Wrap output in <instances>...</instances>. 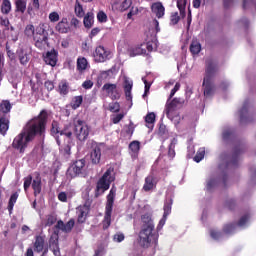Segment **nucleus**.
<instances>
[{
	"label": "nucleus",
	"mask_w": 256,
	"mask_h": 256,
	"mask_svg": "<svg viewBox=\"0 0 256 256\" xmlns=\"http://www.w3.org/2000/svg\"><path fill=\"white\" fill-rule=\"evenodd\" d=\"M48 119L49 114L47 110H42L37 117L29 120L21 132L13 139V149L19 151V153H25V149L29 147L30 143L35 141L36 137L45 139Z\"/></svg>",
	"instance_id": "obj_1"
},
{
	"label": "nucleus",
	"mask_w": 256,
	"mask_h": 256,
	"mask_svg": "<svg viewBox=\"0 0 256 256\" xmlns=\"http://www.w3.org/2000/svg\"><path fill=\"white\" fill-rule=\"evenodd\" d=\"M143 223L142 230L139 233V243L144 249H149L151 243L157 245L159 234L153 233L155 231V224L150 214H143L141 216Z\"/></svg>",
	"instance_id": "obj_2"
},
{
	"label": "nucleus",
	"mask_w": 256,
	"mask_h": 256,
	"mask_svg": "<svg viewBox=\"0 0 256 256\" xmlns=\"http://www.w3.org/2000/svg\"><path fill=\"white\" fill-rule=\"evenodd\" d=\"M217 71L218 68L215 61L211 58L207 59L205 75L202 83L203 95L206 97V99H209V97H213L215 95V82L213 79L215 78V73H217Z\"/></svg>",
	"instance_id": "obj_3"
},
{
	"label": "nucleus",
	"mask_w": 256,
	"mask_h": 256,
	"mask_svg": "<svg viewBox=\"0 0 256 256\" xmlns=\"http://www.w3.org/2000/svg\"><path fill=\"white\" fill-rule=\"evenodd\" d=\"M113 181H115V168L109 167L97 181L94 197L98 199V197H101L105 191H109Z\"/></svg>",
	"instance_id": "obj_4"
},
{
	"label": "nucleus",
	"mask_w": 256,
	"mask_h": 256,
	"mask_svg": "<svg viewBox=\"0 0 256 256\" xmlns=\"http://www.w3.org/2000/svg\"><path fill=\"white\" fill-rule=\"evenodd\" d=\"M117 196V188L112 187L106 196L105 214L102 221L103 230L107 231L111 227V215H113V205H115V197Z\"/></svg>",
	"instance_id": "obj_5"
},
{
	"label": "nucleus",
	"mask_w": 256,
	"mask_h": 256,
	"mask_svg": "<svg viewBox=\"0 0 256 256\" xmlns=\"http://www.w3.org/2000/svg\"><path fill=\"white\" fill-rule=\"evenodd\" d=\"M74 135L78 141L85 142L89 139V133H91V128L87 125V122L81 119H75L73 121Z\"/></svg>",
	"instance_id": "obj_6"
},
{
	"label": "nucleus",
	"mask_w": 256,
	"mask_h": 256,
	"mask_svg": "<svg viewBox=\"0 0 256 256\" xmlns=\"http://www.w3.org/2000/svg\"><path fill=\"white\" fill-rule=\"evenodd\" d=\"M85 165H86L85 159L74 161L67 169V172H66L67 177H70V179H75V177H79V175H83V172L85 171Z\"/></svg>",
	"instance_id": "obj_7"
},
{
	"label": "nucleus",
	"mask_w": 256,
	"mask_h": 256,
	"mask_svg": "<svg viewBox=\"0 0 256 256\" xmlns=\"http://www.w3.org/2000/svg\"><path fill=\"white\" fill-rule=\"evenodd\" d=\"M109 59H111V51L101 45L96 47L94 52V61H96V63H105V61H109Z\"/></svg>",
	"instance_id": "obj_8"
},
{
	"label": "nucleus",
	"mask_w": 256,
	"mask_h": 256,
	"mask_svg": "<svg viewBox=\"0 0 256 256\" xmlns=\"http://www.w3.org/2000/svg\"><path fill=\"white\" fill-rule=\"evenodd\" d=\"M245 152V147L243 145L235 146L231 159L227 162L226 167H231L235 169L239 167V155Z\"/></svg>",
	"instance_id": "obj_9"
},
{
	"label": "nucleus",
	"mask_w": 256,
	"mask_h": 256,
	"mask_svg": "<svg viewBox=\"0 0 256 256\" xmlns=\"http://www.w3.org/2000/svg\"><path fill=\"white\" fill-rule=\"evenodd\" d=\"M76 211L78 223H85L87 221V215H89V211H91V202L86 201L83 205L78 206Z\"/></svg>",
	"instance_id": "obj_10"
},
{
	"label": "nucleus",
	"mask_w": 256,
	"mask_h": 256,
	"mask_svg": "<svg viewBox=\"0 0 256 256\" xmlns=\"http://www.w3.org/2000/svg\"><path fill=\"white\" fill-rule=\"evenodd\" d=\"M102 91H105L106 95H108L112 101L121 99V94L119 90H117V84L106 83L103 85Z\"/></svg>",
	"instance_id": "obj_11"
},
{
	"label": "nucleus",
	"mask_w": 256,
	"mask_h": 256,
	"mask_svg": "<svg viewBox=\"0 0 256 256\" xmlns=\"http://www.w3.org/2000/svg\"><path fill=\"white\" fill-rule=\"evenodd\" d=\"M90 159L93 165H99L101 163V144L92 141Z\"/></svg>",
	"instance_id": "obj_12"
},
{
	"label": "nucleus",
	"mask_w": 256,
	"mask_h": 256,
	"mask_svg": "<svg viewBox=\"0 0 256 256\" xmlns=\"http://www.w3.org/2000/svg\"><path fill=\"white\" fill-rule=\"evenodd\" d=\"M58 57H59V52H57V50L55 49H52L46 52L44 56V61L46 65H50V67H55L57 65Z\"/></svg>",
	"instance_id": "obj_13"
},
{
	"label": "nucleus",
	"mask_w": 256,
	"mask_h": 256,
	"mask_svg": "<svg viewBox=\"0 0 256 256\" xmlns=\"http://www.w3.org/2000/svg\"><path fill=\"white\" fill-rule=\"evenodd\" d=\"M49 249L53 252L54 256H61V250L59 249V235L53 234L49 239Z\"/></svg>",
	"instance_id": "obj_14"
},
{
	"label": "nucleus",
	"mask_w": 256,
	"mask_h": 256,
	"mask_svg": "<svg viewBox=\"0 0 256 256\" xmlns=\"http://www.w3.org/2000/svg\"><path fill=\"white\" fill-rule=\"evenodd\" d=\"M151 11L156 15L157 19H163L165 17V6L161 2L152 3Z\"/></svg>",
	"instance_id": "obj_15"
},
{
	"label": "nucleus",
	"mask_w": 256,
	"mask_h": 256,
	"mask_svg": "<svg viewBox=\"0 0 256 256\" xmlns=\"http://www.w3.org/2000/svg\"><path fill=\"white\" fill-rule=\"evenodd\" d=\"M10 119L11 115H0V135H7V131H9Z\"/></svg>",
	"instance_id": "obj_16"
},
{
	"label": "nucleus",
	"mask_w": 256,
	"mask_h": 256,
	"mask_svg": "<svg viewBox=\"0 0 256 256\" xmlns=\"http://www.w3.org/2000/svg\"><path fill=\"white\" fill-rule=\"evenodd\" d=\"M55 29L61 34L69 33L71 31L69 20H67V18H62L61 21L55 26Z\"/></svg>",
	"instance_id": "obj_17"
},
{
	"label": "nucleus",
	"mask_w": 256,
	"mask_h": 256,
	"mask_svg": "<svg viewBox=\"0 0 256 256\" xmlns=\"http://www.w3.org/2000/svg\"><path fill=\"white\" fill-rule=\"evenodd\" d=\"M155 187H157V183L155 182V176L148 175L145 178V182L143 185V191H145L146 193H149V191H153V189H155Z\"/></svg>",
	"instance_id": "obj_18"
},
{
	"label": "nucleus",
	"mask_w": 256,
	"mask_h": 256,
	"mask_svg": "<svg viewBox=\"0 0 256 256\" xmlns=\"http://www.w3.org/2000/svg\"><path fill=\"white\" fill-rule=\"evenodd\" d=\"M133 91V81L129 80V78H124V93L125 97L128 101H133V95L131 94Z\"/></svg>",
	"instance_id": "obj_19"
},
{
	"label": "nucleus",
	"mask_w": 256,
	"mask_h": 256,
	"mask_svg": "<svg viewBox=\"0 0 256 256\" xmlns=\"http://www.w3.org/2000/svg\"><path fill=\"white\" fill-rule=\"evenodd\" d=\"M35 253H43L45 249V237L37 235L33 244Z\"/></svg>",
	"instance_id": "obj_20"
},
{
	"label": "nucleus",
	"mask_w": 256,
	"mask_h": 256,
	"mask_svg": "<svg viewBox=\"0 0 256 256\" xmlns=\"http://www.w3.org/2000/svg\"><path fill=\"white\" fill-rule=\"evenodd\" d=\"M32 189L34 191V196L41 195L42 191V182H41V174L37 173L36 177L32 181Z\"/></svg>",
	"instance_id": "obj_21"
},
{
	"label": "nucleus",
	"mask_w": 256,
	"mask_h": 256,
	"mask_svg": "<svg viewBox=\"0 0 256 256\" xmlns=\"http://www.w3.org/2000/svg\"><path fill=\"white\" fill-rule=\"evenodd\" d=\"M177 105H179V99L177 98H174L170 103L166 104V115L168 118H171L173 115H175Z\"/></svg>",
	"instance_id": "obj_22"
},
{
	"label": "nucleus",
	"mask_w": 256,
	"mask_h": 256,
	"mask_svg": "<svg viewBox=\"0 0 256 256\" xmlns=\"http://www.w3.org/2000/svg\"><path fill=\"white\" fill-rule=\"evenodd\" d=\"M62 128L59 126V122L56 120L52 121L51 124V135H53L56 138L57 144L61 145V140H59V135H61Z\"/></svg>",
	"instance_id": "obj_23"
},
{
	"label": "nucleus",
	"mask_w": 256,
	"mask_h": 256,
	"mask_svg": "<svg viewBox=\"0 0 256 256\" xmlns=\"http://www.w3.org/2000/svg\"><path fill=\"white\" fill-rule=\"evenodd\" d=\"M48 36L47 35H34L33 36V40L35 41V47H37V49H45V45H47V41H48Z\"/></svg>",
	"instance_id": "obj_24"
},
{
	"label": "nucleus",
	"mask_w": 256,
	"mask_h": 256,
	"mask_svg": "<svg viewBox=\"0 0 256 256\" xmlns=\"http://www.w3.org/2000/svg\"><path fill=\"white\" fill-rule=\"evenodd\" d=\"M16 55L20 61V65H27L29 63V54L23 48L18 49Z\"/></svg>",
	"instance_id": "obj_25"
},
{
	"label": "nucleus",
	"mask_w": 256,
	"mask_h": 256,
	"mask_svg": "<svg viewBox=\"0 0 256 256\" xmlns=\"http://www.w3.org/2000/svg\"><path fill=\"white\" fill-rule=\"evenodd\" d=\"M11 109H13V106L9 100H3L0 103V115H10Z\"/></svg>",
	"instance_id": "obj_26"
},
{
	"label": "nucleus",
	"mask_w": 256,
	"mask_h": 256,
	"mask_svg": "<svg viewBox=\"0 0 256 256\" xmlns=\"http://www.w3.org/2000/svg\"><path fill=\"white\" fill-rule=\"evenodd\" d=\"M60 135L67 137V139H73V125L71 123H67L62 128Z\"/></svg>",
	"instance_id": "obj_27"
},
{
	"label": "nucleus",
	"mask_w": 256,
	"mask_h": 256,
	"mask_svg": "<svg viewBox=\"0 0 256 256\" xmlns=\"http://www.w3.org/2000/svg\"><path fill=\"white\" fill-rule=\"evenodd\" d=\"M89 65V62H87V58L85 57H81L77 59V71H79V73H83L84 71L87 70V66Z\"/></svg>",
	"instance_id": "obj_28"
},
{
	"label": "nucleus",
	"mask_w": 256,
	"mask_h": 256,
	"mask_svg": "<svg viewBox=\"0 0 256 256\" xmlns=\"http://www.w3.org/2000/svg\"><path fill=\"white\" fill-rule=\"evenodd\" d=\"M39 9H41L39 0H31V4L28 5L27 13L28 15H35V11H39Z\"/></svg>",
	"instance_id": "obj_29"
},
{
	"label": "nucleus",
	"mask_w": 256,
	"mask_h": 256,
	"mask_svg": "<svg viewBox=\"0 0 256 256\" xmlns=\"http://www.w3.org/2000/svg\"><path fill=\"white\" fill-rule=\"evenodd\" d=\"M173 207V198H167L164 202V207H163V211H164V216L165 217H169V215H171V209Z\"/></svg>",
	"instance_id": "obj_30"
},
{
	"label": "nucleus",
	"mask_w": 256,
	"mask_h": 256,
	"mask_svg": "<svg viewBox=\"0 0 256 256\" xmlns=\"http://www.w3.org/2000/svg\"><path fill=\"white\" fill-rule=\"evenodd\" d=\"M81 105H83V96H74L72 98V101L70 103V107L71 109H79L81 107Z\"/></svg>",
	"instance_id": "obj_31"
},
{
	"label": "nucleus",
	"mask_w": 256,
	"mask_h": 256,
	"mask_svg": "<svg viewBox=\"0 0 256 256\" xmlns=\"http://www.w3.org/2000/svg\"><path fill=\"white\" fill-rule=\"evenodd\" d=\"M17 199H19V193L14 192L9 199L8 202V211L9 214L11 215V213H13V207H15V204L17 203Z\"/></svg>",
	"instance_id": "obj_32"
},
{
	"label": "nucleus",
	"mask_w": 256,
	"mask_h": 256,
	"mask_svg": "<svg viewBox=\"0 0 256 256\" xmlns=\"http://www.w3.org/2000/svg\"><path fill=\"white\" fill-rule=\"evenodd\" d=\"M74 13L80 19L85 17V10H83V5H81V2H79V0L75 1Z\"/></svg>",
	"instance_id": "obj_33"
},
{
	"label": "nucleus",
	"mask_w": 256,
	"mask_h": 256,
	"mask_svg": "<svg viewBox=\"0 0 256 256\" xmlns=\"http://www.w3.org/2000/svg\"><path fill=\"white\" fill-rule=\"evenodd\" d=\"M248 102H244V105L239 111L240 114V123H247V113H248Z\"/></svg>",
	"instance_id": "obj_34"
},
{
	"label": "nucleus",
	"mask_w": 256,
	"mask_h": 256,
	"mask_svg": "<svg viewBox=\"0 0 256 256\" xmlns=\"http://www.w3.org/2000/svg\"><path fill=\"white\" fill-rule=\"evenodd\" d=\"M129 149L133 155H139L141 151V142L134 140L129 144Z\"/></svg>",
	"instance_id": "obj_35"
},
{
	"label": "nucleus",
	"mask_w": 256,
	"mask_h": 256,
	"mask_svg": "<svg viewBox=\"0 0 256 256\" xmlns=\"http://www.w3.org/2000/svg\"><path fill=\"white\" fill-rule=\"evenodd\" d=\"M15 6H16V11L18 13H25V11H27V1L26 0H16Z\"/></svg>",
	"instance_id": "obj_36"
},
{
	"label": "nucleus",
	"mask_w": 256,
	"mask_h": 256,
	"mask_svg": "<svg viewBox=\"0 0 256 256\" xmlns=\"http://www.w3.org/2000/svg\"><path fill=\"white\" fill-rule=\"evenodd\" d=\"M58 90L60 95H68L69 93V83L67 80H63L58 85Z\"/></svg>",
	"instance_id": "obj_37"
},
{
	"label": "nucleus",
	"mask_w": 256,
	"mask_h": 256,
	"mask_svg": "<svg viewBox=\"0 0 256 256\" xmlns=\"http://www.w3.org/2000/svg\"><path fill=\"white\" fill-rule=\"evenodd\" d=\"M190 53L192 55H199L201 53V43L199 41H192L190 44Z\"/></svg>",
	"instance_id": "obj_38"
},
{
	"label": "nucleus",
	"mask_w": 256,
	"mask_h": 256,
	"mask_svg": "<svg viewBox=\"0 0 256 256\" xmlns=\"http://www.w3.org/2000/svg\"><path fill=\"white\" fill-rule=\"evenodd\" d=\"M84 27H86V29H91V27H93V13L88 12L85 16H84Z\"/></svg>",
	"instance_id": "obj_39"
},
{
	"label": "nucleus",
	"mask_w": 256,
	"mask_h": 256,
	"mask_svg": "<svg viewBox=\"0 0 256 256\" xmlns=\"http://www.w3.org/2000/svg\"><path fill=\"white\" fill-rule=\"evenodd\" d=\"M1 13H3V15H9V13H11V1L3 0L1 5Z\"/></svg>",
	"instance_id": "obj_40"
},
{
	"label": "nucleus",
	"mask_w": 256,
	"mask_h": 256,
	"mask_svg": "<svg viewBox=\"0 0 256 256\" xmlns=\"http://www.w3.org/2000/svg\"><path fill=\"white\" fill-rule=\"evenodd\" d=\"M128 53L130 57H137V55L143 54V49L139 46L131 47L128 49Z\"/></svg>",
	"instance_id": "obj_41"
},
{
	"label": "nucleus",
	"mask_w": 256,
	"mask_h": 256,
	"mask_svg": "<svg viewBox=\"0 0 256 256\" xmlns=\"http://www.w3.org/2000/svg\"><path fill=\"white\" fill-rule=\"evenodd\" d=\"M108 111H110V113H119L121 111V104H119V102L109 103Z\"/></svg>",
	"instance_id": "obj_42"
},
{
	"label": "nucleus",
	"mask_w": 256,
	"mask_h": 256,
	"mask_svg": "<svg viewBox=\"0 0 256 256\" xmlns=\"http://www.w3.org/2000/svg\"><path fill=\"white\" fill-rule=\"evenodd\" d=\"M224 207L229 211H233L237 207V202L233 198H229L225 201Z\"/></svg>",
	"instance_id": "obj_43"
},
{
	"label": "nucleus",
	"mask_w": 256,
	"mask_h": 256,
	"mask_svg": "<svg viewBox=\"0 0 256 256\" xmlns=\"http://www.w3.org/2000/svg\"><path fill=\"white\" fill-rule=\"evenodd\" d=\"M34 35H46L48 36L49 34L47 33V30L45 29V24H39L36 29L34 30Z\"/></svg>",
	"instance_id": "obj_44"
},
{
	"label": "nucleus",
	"mask_w": 256,
	"mask_h": 256,
	"mask_svg": "<svg viewBox=\"0 0 256 256\" xmlns=\"http://www.w3.org/2000/svg\"><path fill=\"white\" fill-rule=\"evenodd\" d=\"M116 71H117V67L113 66L112 68H110L106 71H102L101 77H103V79H109V77H111V75H115Z\"/></svg>",
	"instance_id": "obj_45"
},
{
	"label": "nucleus",
	"mask_w": 256,
	"mask_h": 256,
	"mask_svg": "<svg viewBox=\"0 0 256 256\" xmlns=\"http://www.w3.org/2000/svg\"><path fill=\"white\" fill-rule=\"evenodd\" d=\"M75 227V219H70L66 224H64V233H71Z\"/></svg>",
	"instance_id": "obj_46"
},
{
	"label": "nucleus",
	"mask_w": 256,
	"mask_h": 256,
	"mask_svg": "<svg viewBox=\"0 0 256 256\" xmlns=\"http://www.w3.org/2000/svg\"><path fill=\"white\" fill-rule=\"evenodd\" d=\"M186 7H187V0H177V8L180 11V15H185Z\"/></svg>",
	"instance_id": "obj_47"
},
{
	"label": "nucleus",
	"mask_w": 256,
	"mask_h": 256,
	"mask_svg": "<svg viewBox=\"0 0 256 256\" xmlns=\"http://www.w3.org/2000/svg\"><path fill=\"white\" fill-rule=\"evenodd\" d=\"M131 5H133L132 0H124L120 4L119 10L123 13L124 11H127V9H129L131 7Z\"/></svg>",
	"instance_id": "obj_48"
},
{
	"label": "nucleus",
	"mask_w": 256,
	"mask_h": 256,
	"mask_svg": "<svg viewBox=\"0 0 256 256\" xmlns=\"http://www.w3.org/2000/svg\"><path fill=\"white\" fill-rule=\"evenodd\" d=\"M204 158H205V150L199 149L196 155L194 156V161L196 163H201V161H203Z\"/></svg>",
	"instance_id": "obj_49"
},
{
	"label": "nucleus",
	"mask_w": 256,
	"mask_h": 256,
	"mask_svg": "<svg viewBox=\"0 0 256 256\" xmlns=\"http://www.w3.org/2000/svg\"><path fill=\"white\" fill-rule=\"evenodd\" d=\"M236 227H237V224L235 223L226 224L223 227V231L224 233H226V235H229V233H233L235 231Z\"/></svg>",
	"instance_id": "obj_50"
},
{
	"label": "nucleus",
	"mask_w": 256,
	"mask_h": 256,
	"mask_svg": "<svg viewBox=\"0 0 256 256\" xmlns=\"http://www.w3.org/2000/svg\"><path fill=\"white\" fill-rule=\"evenodd\" d=\"M181 21V16L178 12H173L170 16V24L171 25H177Z\"/></svg>",
	"instance_id": "obj_51"
},
{
	"label": "nucleus",
	"mask_w": 256,
	"mask_h": 256,
	"mask_svg": "<svg viewBox=\"0 0 256 256\" xmlns=\"http://www.w3.org/2000/svg\"><path fill=\"white\" fill-rule=\"evenodd\" d=\"M175 141H172L168 146V157L169 159H175Z\"/></svg>",
	"instance_id": "obj_52"
},
{
	"label": "nucleus",
	"mask_w": 256,
	"mask_h": 256,
	"mask_svg": "<svg viewBox=\"0 0 256 256\" xmlns=\"http://www.w3.org/2000/svg\"><path fill=\"white\" fill-rule=\"evenodd\" d=\"M25 35H27V37H31L33 35V37L35 36V26H33V24H29L26 26L25 30H24Z\"/></svg>",
	"instance_id": "obj_53"
},
{
	"label": "nucleus",
	"mask_w": 256,
	"mask_h": 256,
	"mask_svg": "<svg viewBox=\"0 0 256 256\" xmlns=\"http://www.w3.org/2000/svg\"><path fill=\"white\" fill-rule=\"evenodd\" d=\"M31 183H33V176L28 175L24 178V191H27L31 187Z\"/></svg>",
	"instance_id": "obj_54"
},
{
	"label": "nucleus",
	"mask_w": 256,
	"mask_h": 256,
	"mask_svg": "<svg viewBox=\"0 0 256 256\" xmlns=\"http://www.w3.org/2000/svg\"><path fill=\"white\" fill-rule=\"evenodd\" d=\"M215 187H217V179L212 178L207 182L206 189L207 191H213Z\"/></svg>",
	"instance_id": "obj_55"
},
{
	"label": "nucleus",
	"mask_w": 256,
	"mask_h": 256,
	"mask_svg": "<svg viewBox=\"0 0 256 256\" xmlns=\"http://www.w3.org/2000/svg\"><path fill=\"white\" fill-rule=\"evenodd\" d=\"M155 114L153 112H150L146 115L145 117V122L148 123L149 125H153L155 123Z\"/></svg>",
	"instance_id": "obj_56"
},
{
	"label": "nucleus",
	"mask_w": 256,
	"mask_h": 256,
	"mask_svg": "<svg viewBox=\"0 0 256 256\" xmlns=\"http://www.w3.org/2000/svg\"><path fill=\"white\" fill-rule=\"evenodd\" d=\"M113 241L116 243H122V241H125V234L118 232L113 236Z\"/></svg>",
	"instance_id": "obj_57"
},
{
	"label": "nucleus",
	"mask_w": 256,
	"mask_h": 256,
	"mask_svg": "<svg viewBox=\"0 0 256 256\" xmlns=\"http://www.w3.org/2000/svg\"><path fill=\"white\" fill-rule=\"evenodd\" d=\"M55 223H57V217L49 215L46 220V227H51L52 225H55Z\"/></svg>",
	"instance_id": "obj_58"
},
{
	"label": "nucleus",
	"mask_w": 256,
	"mask_h": 256,
	"mask_svg": "<svg viewBox=\"0 0 256 256\" xmlns=\"http://www.w3.org/2000/svg\"><path fill=\"white\" fill-rule=\"evenodd\" d=\"M97 19L99 23H107V14H105L103 11H100L97 14Z\"/></svg>",
	"instance_id": "obj_59"
},
{
	"label": "nucleus",
	"mask_w": 256,
	"mask_h": 256,
	"mask_svg": "<svg viewBox=\"0 0 256 256\" xmlns=\"http://www.w3.org/2000/svg\"><path fill=\"white\" fill-rule=\"evenodd\" d=\"M250 217L251 216L249 214L242 216L237 223L238 227H243V225H245L247 221H249Z\"/></svg>",
	"instance_id": "obj_60"
},
{
	"label": "nucleus",
	"mask_w": 256,
	"mask_h": 256,
	"mask_svg": "<svg viewBox=\"0 0 256 256\" xmlns=\"http://www.w3.org/2000/svg\"><path fill=\"white\" fill-rule=\"evenodd\" d=\"M124 117L125 114L123 113L116 114L112 117V123H114V125H117Z\"/></svg>",
	"instance_id": "obj_61"
},
{
	"label": "nucleus",
	"mask_w": 256,
	"mask_h": 256,
	"mask_svg": "<svg viewBox=\"0 0 256 256\" xmlns=\"http://www.w3.org/2000/svg\"><path fill=\"white\" fill-rule=\"evenodd\" d=\"M0 25L2 27H5L4 31H9V25H10L9 18H1Z\"/></svg>",
	"instance_id": "obj_62"
},
{
	"label": "nucleus",
	"mask_w": 256,
	"mask_h": 256,
	"mask_svg": "<svg viewBox=\"0 0 256 256\" xmlns=\"http://www.w3.org/2000/svg\"><path fill=\"white\" fill-rule=\"evenodd\" d=\"M232 136H233V131H231V130H225L222 133V139L224 141H229V139H231Z\"/></svg>",
	"instance_id": "obj_63"
},
{
	"label": "nucleus",
	"mask_w": 256,
	"mask_h": 256,
	"mask_svg": "<svg viewBox=\"0 0 256 256\" xmlns=\"http://www.w3.org/2000/svg\"><path fill=\"white\" fill-rule=\"evenodd\" d=\"M49 19H50L51 23H57V21H59V13H57V12L50 13Z\"/></svg>",
	"instance_id": "obj_64"
}]
</instances>
